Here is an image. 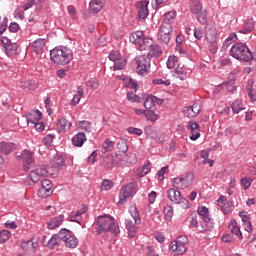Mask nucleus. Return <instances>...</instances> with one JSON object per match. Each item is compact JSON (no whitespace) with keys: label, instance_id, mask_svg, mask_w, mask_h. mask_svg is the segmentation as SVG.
<instances>
[{"label":"nucleus","instance_id":"nucleus-15","mask_svg":"<svg viewBox=\"0 0 256 256\" xmlns=\"http://www.w3.org/2000/svg\"><path fill=\"white\" fill-rule=\"evenodd\" d=\"M49 175V171L45 166H38L35 170L30 172V180L32 183H37L41 179V177H47Z\"/></svg>","mask_w":256,"mask_h":256},{"label":"nucleus","instance_id":"nucleus-49","mask_svg":"<svg viewBox=\"0 0 256 256\" xmlns=\"http://www.w3.org/2000/svg\"><path fill=\"white\" fill-rule=\"evenodd\" d=\"M125 86L128 87V89H137L139 87V84H137V81L132 78H127L124 80Z\"/></svg>","mask_w":256,"mask_h":256},{"label":"nucleus","instance_id":"nucleus-41","mask_svg":"<svg viewBox=\"0 0 256 256\" xmlns=\"http://www.w3.org/2000/svg\"><path fill=\"white\" fill-rule=\"evenodd\" d=\"M159 32L171 34L173 33V25L167 22H162Z\"/></svg>","mask_w":256,"mask_h":256},{"label":"nucleus","instance_id":"nucleus-29","mask_svg":"<svg viewBox=\"0 0 256 256\" xmlns=\"http://www.w3.org/2000/svg\"><path fill=\"white\" fill-rule=\"evenodd\" d=\"M150 50L148 53H147V56L151 59V57H159V55H161V46L157 45V44H153L149 47Z\"/></svg>","mask_w":256,"mask_h":256},{"label":"nucleus","instance_id":"nucleus-11","mask_svg":"<svg viewBox=\"0 0 256 256\" xmlns=\"http://www.w3.org/2000/svg\"><path fill=\"white\" fill-rule=\"evenodd\" d=\"M187 237L180 236L175 241H172L169 249L173 251L175 255H183L187 252Z\"/></svg>","mask_w":256,"mask_h":256},{"label":"nucleus","instance_id":"nucleus-23","mask_svg":"<svg viewBox=\"0 0 256 256\" xmlns=\"http://www.w3.org/2000/svg\"><path fill=\"white\" fill-rule=\"evenodd\" d=\"M71 125V122L65 118H60L57 121V127L62 133H65V131H69V129H71Z\"/></svg>","mask_w":256,"mask_h":256},{"label":"nucleus","instance_id":"nucleus-9","mask_svg":"<svg viewBox=\"0 0 256 256\" xmlns=\"http://www.w3.org/2000/svg\"><path fill=\"white\" fill-rule=\"evenodd\" d=\"M113 223V216H98L95 221L97 235H101L102 233H109V226Z\"/></svg>","mask_w":256,"mask_h":256},{"label":"nucleus","instance_id":"nucleus-44","mask_svg":"<svg viewBox=\"0 0 256 256\" xmlns=\"http://www.w3.org/2000/svg\"><path fill=\"white\" fill-rule=\"evenodd\" d=\"M175 74L176 77L180 79V81H185V79H187V72H185L182 67L178 66L177 68H175Z\"/></svg>","mask_w":256,"mask_h":256},{"label":"nucleus","instance_id":"nucleus-1","mask_svg":"<svg viewBox=\"0 0 256 256\" xmlns=\"http://www.w3.org/2000/svg\"><path fill=\"white\" fill-rule=\"evenodd\" d=\"M50 59L55 65H69L73 61V50L66 46L55 47L50 51Z\"/></svg>","mask_w":256,"mask_h":256},{"label":"nucleus","instance_id":"nucleus-57","mask_svg":"<svg viewBox=\"0 0 256 256\" xmlns=\"http://www.w3.org/2000/svg\"><path fill=\"white\" fill-rule=\"evenodd\" d=\"M113 188V182L110 180H103L101 185V191H109V189Z\"/></svg>","mask_w":256,"mask_h":256},{"label":"nucleus","instance_id":"nucleus-22","mask_svg":"<svg viewBox=\"0 0 256 256\" xmlns=\"http://www.w3.org/2000/svg\"><path fill=\"white\" fill-rule=\"evenodd\" d=\"M12 151H15V144L10 142H0V153H2V155H9Z\"/></svg>","mask_w":256,"mask_h":256},{"label":"nucleus","instance_id":"nucleus-4","mask_svg":"<svg viewBox=\"0 0 256 256\" xmlns=\"http://www.w3.org/2000/svg\"><path fill=\"white\" fill-rule=\"evenodd\" d=\"M130 42L134 43L138 51H147L153 45V39L146 37L143 31H136L130 35Z\"/></svg>","mask_w":256,"mask_h":256},{"label":"nucleus","instance_id":"nucleus-39","mask_svg":"<svg viewBox=\"0 0 256 256\" xmlns=\"http://www.w3.org/2000/svg\"><path fill=\"white\" fill-rule=\"evenodd\" d=\"M119 153H127L129 151V145H127V140H120L116 144Z\"/></svg>","mask_w":256,"mask_h":256},{"label":"nucleus","instance_id":"nucleus-38","mask_svg":"<svg viewBox=\"0 0 256 256\" xmlns=\"http://www.w3.org/2000/svg\"><path fill=\"white\" fill-rule=\"evenodd\" d=\"M81 213L79 211H73L70 214V221L73 223H78V225H81L83 223V218H81Z\"/></svg>","mask_w":256,"mask_h":256},{"label":"nucleus","instance_id":"nucleus-28","mask_svg":"<svg viewBox=\"0 0 256 256\" xmlns=\"http://www.w3.org/2000/svg\"><path fill=\"white\" fill-rule=\"evenodd\" d=\"M229 229L233 235H236L237 238L243 239V234L241 233V228L237 225V221H231L229 224Z\"/></svg>","mask_w":256,"mask_h":256},{"label":"nucleus","instance_id":"nucleus-7","mask_svg":"<svg viewBox=\"0 0 256 256\" xmlns=\"http://www.w3.org/2000/svg\"><path fill=\"white\" fill-rule=\"evenodd\" d=\"M135 61L137 64L136 71L138 75L145 77L151 69V58L147 55H139L135 57Z\"/></svg>","mask_w":256,"mask_h":256},{"label":"nucleus","instance_id":"nucleus-53","mask_svg":"<svg viewBox=\"0 0 256 256\" xmlns=\"http://www.w3.org/2000/svg\"><path fill=\"white\" fill-rule=\"evenodd\" d=\"M11 237V232L7 230L0 231V243H5V241H9Z\"/></svg>","mask_w":256,"mask_h":256},{"label":"nucleus","instance_id":"nucleus-2","mask_svg":"<svg viewBox=\"0 0 256 256\" xmlns=\"http://www.w3.org/2000/svg\"><path fill=\"white\" fill-rule=\"evenodd\" d=\"M230 54L238 61H244L245 63L253 59V54L249 47L245 43H236L231 47Z\"/></svg>","mask_w":256,"mask_h":256},{"label":"nucleus","instance_id":"nucleus-18","mask_svg":"<svg viewBox=\"0 0 256 256\" xmlns=\"http://www.w3.org/2000/svg\"><path fill=\"white\" fill-rule=\"evenodd\" d=\"M199 113H201V106L197 103H194L192 106H188L184 110L185 117H188V118H191V119L193 117H197V115H199Z\"/></svg>","mask_w":256,"mask_h":256},{"label":"nucleus","instance_id":"nucleus-21","mask_svg":"<svg viewBox=\"0 0 256 256\" xmlns=\"http://www.w3.org/2000/svg\"><path fill=\"white\" fill-rule=\"evenodd\" d=\"M65 221V215L60 214L47 223L48 229H57Z\"/></svg>","mask_w":256,"mask_h":256},{"label":"nucleus","instance_id":"nucleus-48","mask_svg":"<svg viewBox=\"0 0 256 256\" xmlns=\"http://www.w3.org/2000/svg\"><path fill=\"white\" fill-rule=\"evenodd\" d=\"M127 100L131 103H141V97H139L137 94L133 92H128L126 94Z\"/></svg>","mask_w":256,"mask_h":256},{"label":"nucleus","instance_id":"nucleus-62","mask_svg":"<svg viewBox=\"0 0 256 256\" xmlns=\"http://www.w3.org/2000/svg\"><path fill=\"white\" fill-rule=\"evenodd\" d=\"M86 86L89 87L90 89H98L99 83L97 82L96 79H90L86 82Z\"/></svg>","mask_w":256,"mask_h":256},{"label":"nucleus","instance_id":"nucleus-52","mask_svg":"<svg viewBox=\"0 0 256 256\" xmlns=\"http://www.w3.org/2000/svg\"><path fill=\"white\" fill-rule=\"evenodd\" d=\"M144 117H146V119L148 121H152L153 123H154V121L159 119V116L157 114H155V112H153L151 110H146Z\"/></svg>","mask_w":256,"mask_h":256},{"label":"nucleus","instance_id":"nucleus-17","mask_svg":"<svg viewBox=\"0 0 256 256\" xmlns=\"http://www.w3.org/2000/svg\"><path fill=\"white\" fill-rule=\"evenodd\" d=\"M138 19H147L149 17V1L144 0L137 3Z\"/></svg>","mask_w":256,"mask_h":256},{"label":"nucleus","instance_id":"nucleus-59","mask_svg":"<svg viewBox=\"0 0 256 256\" xmlns=\"http://www.w3.org/2000/svg\"><path fill=\"white\" fill-rule=\"evenodd\" d=\"M127 131L128 133H130V135H138V136L143 135V130H141L140 128L129 127L127 128Z\"/></svg>","mask_w":256,"mask_h":256},{"label":"nucleus","instance_id":"nucleus-45","mask_svg":"<svg viewBox=\"0 0 256 256\" xmlns=\"http://www.w3.org/2000/svg\"><path fill=\"white\" fill-rule=\"evenodd\" d=\"M175 17H177V14H175L174 11L168 12L165 14V17L162 23H169L170 25H173V21H175Z\"/></svg>","mask_w":256,"mask_h":256},{"label":"nucleus","instance_id":"nucleus-56","mask_svg":"<svg viewBox=\"0 0 256 256\" xmlns=\"http://www.w3.org/2000/svg\"><path fill=\"white\" fill-rule=\"evenodd\" d=\"M53 139H55V135H53V134H48V135L43 139L44 145H46V147H51V145H53Z\"/></svg>","mask_w":256,"mask_h":256},{"label":"nucleus","instance_id":"nucleus-25","mask_svg":"<svg viewBox=\"0 0 256 256\" xmlns=\"http://www.w3.org/2000/svg\"><path fill=\"white\" fill-rule=\"evenodd\" d=\"M21 247L26 253H35L37 243L33 242V240L23 241Z\"/></svg>","mask_w":256,"mask_h":256},{"label":"nucleus","instance_id":"nucleus-63","mask_svg":"<svg viewBox=\"0 0 256 256\" xmlns=\"http://www.w3.org/2000/svg\"><path fill=\"white\" fill-rule=\"evenodd\" d=\"M194 37H195V39H198V41H201V39H203V29L195 28L194 29Z\"/></svg>","mask_w":256,"mask_h":256},{"label":"nucleus","instance_id":"nucleus-61","mask_svg":"<svg viewBox=\"0 0 256 256\" xmlns=\"http://www.w3.org/2000/svg\"><path fill=\"white\" fill-rule=\"evenodd\" d=\"M7 23H8L7 17L0 20V37L1 35H3L4 31H7Z\"/></svg>","mask_w":256,"mask_h":256},{"label":"nucleus","instance_id":"nucleus-8","mask_svg":"<svg viewBox=\"0 0 256 256\" xmlns=\"http://www.w3.org/2000/svg\"><path fill=\"white\" fill-rule=\"evenodd\" d=\"M135 193H137V184L135 182L123 186L119 193L118 205H123V203H125L129 197H133Z\"/></svg>","mask_w":256,"mask_h":256},{"label":"nucleus","instance_id":"nucleus-36","mask_svg":"<svg viewBox=\"0 0 256 256\" xmlns=\"http://www.w3.org/2000/svg\"><path fill=\"white\" fill-rule=\"evenodd\" d=\"M158 40L160 41V43H163L164 45H167L171 41V34L166 33V32H159L158 33Z\"/></svg>","mask_w":256,"mask_h":256},{"label":"nucleus","instance_id":"nucleus-33","mask_svg":"<svg viewBox=\"0 0 256 256\" xmlns=\"http://www.w3.org/2000/svg\"><path fill=\"white\" fill-rule=\"evenodd\" d=\"M66 247H69L70 249H75L77 245H79V241L73 234H71L68 238L64 240Z\"/></svg>","mask_w":256,"mask_h":256},{"label":"nucleus","instance_id":"nucleus-51","mask_svg":"<svg viewBox=\"0 0 256 256\" xmlns=\"http://www.w3.org/2000/svg\"><path fill=\"white\" fill-rule=\"evenodd\" d=\"M253 183V179L249 177H244L241 179V185L243 186L244 191H247L251 184Z\"/></svg>","mask_w":256,"mask_h":256},{"label":"nucleus","instance_id":"nucleus-16","mask_svg":"<svg viewBox=\"0 0 256 256\" xmlns=\"http://www.w3.org/2000/svg\"><path fill=\"white\" fill-rule=\"evenodd\" d=\"M144 132L148 137H151V139L157 141V143H165V136H163V133H161L159 130L151 126H146Z\"/></svg>","mask_w":256,"mask_h":256},{"label":"nucleus","instance_id":"nucleus-46","mask_svg":"<svg viewBox=\"0 0 256 256\" xmlns=\"http://www.w3.org/2000/svg\"><path fill=\"white\" fill-rule=\"evenodd\" d=\"M125 65H127V61H125V59L119 58L117 61L114 62V71H120V69H124Z\"/></svg>","mask_w":256,"mask_h":256},{"label":"nucleus","instance_id":"nucleus-19","mask_svg":"<svg viewBox=\"0 0 256 256\" xmlns=\"http://www.w3.org/2000/svg\"><path fill=\"white\" fill-rule=\"evenodd\" d=\"M43 117V113L41 111L36 110L31 113H28L26 116L27 123H31L32 125L37 124Z\"/></svg>","mask_w":256,"mask_h":256},{"label":"nucleus","instance_id":"nucleus-64","mask_svg":"<svg viewBox=\"0 0 256 256\" xmlns=\"http://www.w3.org/2000/svg\"><path fill=\"white\" fill-rule=\"evenodd\" d=\"M81 129H84L85 131H91V122L89 121H81L80 122Z\"/></svg>","mask_w":256,"mask_h":256},{"label":"nucleus","instance_id":"nucleus-54","mask_svg":"<svg viewBox=\"0 0 256 256\" xmlns=\"http://www.w3.org/2000/svg\"><path fill=\"white\" fill-rule=\"evenodd\" d=\"M152 83H153V85H164L165 87H169V85H171L170 80H163L161 78L152 80Z\"/></svg>","mask_w":256,"mask_h":256},{"label":"nucleus","instance_id":"nucleus-60","mask_svg":"<svg viewBox=\"0 0 256 256\" xmlns=\"http://www.w3.org/2000/svg\"><path fill=\"white\" fill-rule=\"evenodd\" d=\"M151 171V163L144 164L141 172L139 173L140 177H145Z\"/></svg>","mask_w":256,"mask_h":256},{"label":"nucleus","instance_id":"nucleus-35","mask_svg":"<svg viewBox=\"0 0 256 256\" xmlns=\"http://www.w3.org/2000/svg\"><path fill=\"white\" fill-rule=\"evenodd\" d=\"M233 113H241V111H245V105L241 100H236L231 105Z\"/></svg>","mask_w":256,"mask_h":256},{"label":"nucleus","instance_id":"nucleus-31","mask_svg":"<svg viewBox=\"0 0 256 256\" xmlns=\"http://www.w3.org/2000/svg\"><path fill=\"white\" fill-rule=\"evenodd\" d=\"M118 157H119V154L115 153L114 155L109 156L105 159V161H109L107 164L108 169H112V167H117L121 165V163L116 160Z\"/></svg>","mask_w":256,"mask_h":256},{"label":"nucleus","instance_id":"nucleus-14","mask_svg":"<svg viewBox=\"0 0 256 256\" xmlns=\"http://www.w3.org/2000/svg\"><path fill=\"white\" fill-rule=\"evenodd\" d=\"M205 38L206 41L211 45V53H217V30L215 28H207Z\"/></svg>","mask_w":256,"mask_h":256},{"label":"nucleus","instance_id":"nucleus-32","mask_svg":"<svg viewBox=\"0 0 256 256\" xmlns=\"http://www.w3.org/2000/svg\"><path fill=\"white\" fill-rule=\"evenodd\" d=\"M253 85H255L254 79H249L247 81L246 89L248 91V96L250 97L251 101H256V94L253 92Z\"/></svg>","mask_w":256,"mask_h":256},{"label":"nucleus","instance_id":"nucleus-42","mask_svg":"<svg viewBox=\"0 0 256 256\" xmlns=\"http://www.w3.org/2000/svg\"><path fill=\"white\" fill-rule=\"evenodd\" d=\"M46 43H47V40L42 39V38H38L37 40H35L32 43V47L34 49H37L38 51H41V49H43V47H45Z\"/></svg>","mask_w":256,"mask_h":256},{"label":"nucleus","instance_id":"nucleus-24","mask_svg":"<svg viewBox=\"0 0 256 256\" xmlns=\"http://www.w3.org/2000/svg\"><path fill=\"white\" fill-rule=\"evenodd\" d=\"M103 0H91L89 4V9L92 13H99L103 9Z\"/></svg>","mask_w":256,"mask_h":256},{"label":"nucleus","instance_id":"nucleus-50","mask_svg":"<svg viewBox=\"0 0 256 256\" xmlns=\"http://www.w3.org/2000/svg\"><path fill=\"white\" fill-rule=\"evenodd\" d=\"M71 235H73L71 233V231L63 228L59 231V234H57V236L60 238V241H64L65 239L71 237Z\"/></svg>","mask_w":256,"mask_h":256},{"label":"nucleus","instance_id":"nucleus-5","mask_svg":"<svg viewBox=\"0 0 256 256\" xmlns=\"http://www.w3.org/2000/svg\"><path fill=\"white\" fill-rule=\"evenodd\" d=\"M190 11L193 15H196V19L200 25H207V9L203 8L201 0H190Z\"/></svg>","mask_w":256,"mask_h":256},{"label":"nucleus","instance_id":"nucleus-30","mask_svg":"<svg viewBox=\"0 0 256 256\" xmlns=\"http://www.w3.org/2000/svg\"><path fill=\"white\" fill-rule=\"evenodd\" d=\"M51 163L55 169H63L65 167V159L61 155L54 157Z\"/></svg>","mask_w":256,"mask_h":256},{"label":"nucleus","instance_id":"nucleus-47","mask_svg":"<svg viewBox=\"0 0 256 256\" xmlns=\"http://www.w3.org/2000/svg\"><path fill=\"white\" fill-rule=\"evenodd\" d=\"M177 63H179V58H177V56H170L168 57L166 65L168 69H174Z\"/></svg>","mask_w":256,"mask_h":256},{"label":"nucleus","instance_id":"nucleus-3","mask_svg":"<svg viewBox=\"0 0 256 256\" xmlns=\"http://www.w3.org/2000/svg\"><path fill=\"white\" fill-rule=\"evenodd\" d=\"M197 213L201 219L200 221V233H207L209 231H213V227L215 223L213 222V219L211 218V215L209 214V208L205 206H200L197 209Z\"/></svg>","mask_w":256,"mask_h":256},{"label":"nucleus","instance_id":"nucleus-43","mask_svg":"<svg viewBox=\"0 0 256 256\" xmlns=\"http://www.w3.org/2000/svg\"><path fill=\"white\" fill-rule=\"evenodd\" d=\"M52 189L53 187L40 188L38 190L39 197H42V198L49 197V195L53 193Z\"/></svg>","mask_w":256,"mask_h":256},{"label":"nucleus","instance_id":"nucleus-37","mask_svg":"<svg viewBox=\"0 0 256 256\" xmlns=\"http://www.w3.org/2000/svg\"><path fill=\"white\" fill-rule=\"evenodd\" d=\"M60 238L57 234H54L51 239L47 243V247L49 249H55V247L59 246Z\"/></svg>","mask_w":256,"mask_h":256},{"label":"nucleus","instance_id":"nucleus-34","mask_svg":"<svg viewBox=\"0 0 256 256\" xmlns=\"http://www.w3.org/2000/svg\"><path fill=\"white\" fill-rule=\"evenodd\" d=\"M155 101H157V96L149 95L144 101L145 109H153L155 107Z\"/></svg>","mask_w":256,"mask_h":256},{"label":"nucleus","instance_id":"nucleus-27","mask_svg":"<svg viewBox=\"0 0 256 256\" xmlns=\"http://www.w3.org/2000/svg\"><path fill=\"white\" fill-rule=\"evenodd\" d=\"M115 149V141L106 138L102 143V153H109Z\"/></svg>","mask_w":256,"mask_h":256},{"label":"nucleus","instance_id":"nucleus-20","mask_svg":"<svg viewBox=\"0 0 256 256\" xmlns=\"http://www.w3.org/2000/svg\"><path fill=\"white\" fill-rule=\"evenodd\" d=\"M85 141H87V136L83 132H79L72 137V144L74 147H83Z\"/></svg>","mask_w":256,"mask_h":256},{"label":"nucleus","instance_id":"nucleus-12","mask_svg":"<svg viewBox=\"0 0 256 256\" xmlns=\"http://www.w3.org/2000/svg\"><path fill=\"white\" fill-rule=\"evenodd\" d=\"M167 197L172 201V203L182 205L183 209H189V200L181 196V192L175 188H170L167 190Z\"/></svg>","mask_w":256,"mask_h":256},{"label":"nucleus","instance_id":"nucleus-26","mask_svg":"<svg viewBox=\"0 0 256 256\" xmlns=\"http://www.w3.org/2000/svg\"><path fill=\"white\" fill-rule=\"evenodd\" d=\"M5 53L8 57H13V55H17L19 53V45L17 43L11 42L8 46H6Z\"/></svg>","mask_w":256,"mask_h":256},{"label":"nucleus","instance_id":"nucleus-6","mask_svg":"<svg viewBox=\"0 0 256 256\" xmlns=\"http://www.w3.org/2000/svg\"><path fill=\"white\" fill-rule=\"evenodd\" d=\"M134 219H126L125 220V229L128 231V237L133 238L135 237V233H137L139 227L137 225H141V216H139V212L137 211V207L134 208V213L132 214Z\"/></svg>","mask_w":256,"mask_h":256},{"label":"nucleus","instance_id":"nucleus-58","mask_svg":"<svg viewBox=\"0 0 256 256\" xmlns=\"http://www.w3.org/2000/svg\"><path fill=\"white\" fill-rule=\"evenodd\" d=\"M186 129H188L190 132L196 131L197 129H199V123H197V121H189Z\"/></svg>","mask_w":256,"mask_h":256},{"label":"nucleus","instance_id":"nucleus-13","mask_svg":"<svg viewBox=\"0 0 256 256\" xmlns=\"http://www.w3.org/2000/svg\"><path fill=\"white\" fill-rule=\"evenodd\" d=\"M17 157L19 161H22L24 171H29V169H31V167H33V164L35 163V160L33 159V153L29 150H24Z\"/></svg>","mask_w":256,"mask_h":256},{"label":"nucleus","instance_id":"nucleus-40","mask_svg":"<svg viewBox=\"0 0 256 256\" xmlns=\"http://www.w3.org/2000/svg\"><path fill=\"white\" fill-rule=\"evenodd\" d=\"M108 232L112 233V235H119L121 230L119 229V224L115 223V218H112V224H110Z\"/></svg>","mask_w":256,"mask_h":256},{"label":"nucleus","instance_id":"nucleus-55","mask_svg":"<svg viewBox=\"0 0 256 256\" xmlns=\"http://www.w3.org/2000/svg\"><path fill=\"white\" fill-rule=\"evenodd\" d=\"M164 215L167 221H171V219H173V208L171 206H166L164 208Z\"/></svg>","mask_w":256,"mask_h":256},{"label":"nucleus","instance_id":"nucleus-10","mask_svg":"<svg viewBox=\"0 0 256 256\" xmlns=\"http://www.w3.org/2000/svg\"><path fill=\"white\" fill-rule=\"evenodd\" d=\"M193 181H195V176L192 173H188L184 177H176L172 180V186L174 189H187V187H191L193 185Z\"/></svg>","mask_w":256,"mask_h":256}]
</instances>
